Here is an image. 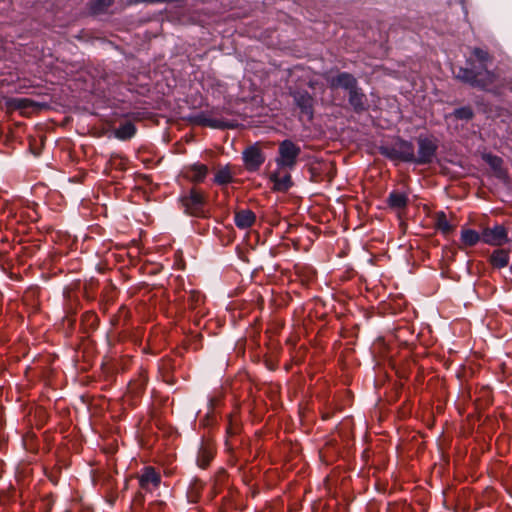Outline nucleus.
Here are the masks:
<instances>
[{"label": "nucleus", "mask_w": 512, "mask_h": 512, "mask_svg": "<svg viewBox=\"0 0 512 512\" xmlns=\"http://www.w3.org/2000/svg\"><path fill=\"white\" fill-rule=\"evenodd\" d=\"M330 85L332 88H343L350 92L357 87V80L352 74L342 72L330 80Z\"/></svg>", "instance_id": "nucleus-12"}, {"label": "nucleus", "mask_w": 512, "mask_h": 512, "mask_svg": "<svg viewBox=\"0 0 512 512\" xmlns=\"http://www.w3.org/2000/svg\"><path fill=\"white\" fill-rule=\"evenodd\" d=\"M233 180L232 173L228 167L219 169L214 177V182L218 185H226L231 183Z\"/></svg>", "instance_id": "nucleus-22"}, {"label": "nucleus", "mask_w": 512, "mask_h": 512, "mask_svg": "<svg viewBox=\"0 0 512 512\" xmlns=\"http://www.w3.org/2000/svg\"><path fill=\"white\" fill-rule=\"evenodd\" d=\"M198 123L204 125V126H208V127H211V128H217V129H223V128H234L235 125L230 122V121H226V120H222V119H217V118H212V117H208V116H205V115H200L198 116Z\"/></svg>", "instance_id": "nucleus-15"}, {"label": "nucleus", "mask_w": 512, "mask_h": 512, "mask_svg": "<svg viewBox=\"0 0 512 512\" xmlns=\"http://www.w3.org/2000/svg\"><path fill=\"white\" fill-rule=\"evenodd\" d=\"M245 168L249 172H256L265 162V155L258 143L252 144L242 152Z\"/></svg>", "instance_id": "nucleus-4"}, {"label": "nucleus", "mask_w": 512, "mask_h": 512, "mask_svg": "<svg viewBox=\"0 0 512 512\" xmlns=\"http://www.w3.org/2000/svg\"><path fill=\"white\" fill-rule=\"evenodd\" d=\"M294 102L301 113L311 120L313 117V97L307 91H296L293 94Z\"/></svg>", "instance_id": "nucleus-10"}, {"label": "nucleus", "mask_w": 512, "mask_h": 512, "mask_svg": "<svg viewBox=\"0 0 512 512\" xmlns=\"http://www.w3.org/2000/svg\"><path fill=\"white\" fill-rule=\"evenodd\" d=\"M407 194L399 191H392L388 196V204L395 209H403L407 206Z\"/></svg>", "instance_id": "nucleus-17"}, {"label": "nucleus", "mask_w": 512, "mask_h": 512, "mask_svg": "<svg viewBox=\"0 0 512 512\" xmlns=\"http://www.w3.org/2000/svg\"><path fill=\"white\" fill-rule=\"evenodd\" d=\"M379 150L383 156L391 160L413 163L414 146L409 141L396 139L391 143L381 145Z\"/></svg>", "instance_id": "nucleus-2"}, {"label": "nucleus", "mask_w": 512, "mask_h": 512, "mask_svg": "<svg viewBox=\"0 0 512 512\" xmlns=\"http://www.w3.org/2000/svg\"><path fill=\"white\" fill-rule=\"evenodd\" d=\"M437 150L436 143L427 137L418 138V153L414 154L413 163L415 164H428L431 163L435 157Z\"/></svg>", "instance_id": "nucleus-5"}, {"label": "nucleus", "mask_w": 512, "mask_h": 512, "mask_svg": "<svg viewBox=\"0 0 512 512\" xmlns=\"http://www.w3.org/2000/svg\"><path fill=\"white\" fill-rule=\"evenodd\" d=\"M435 224L438 230L444 234L452 232L454 226L447 219L446 214L443 211H439L435 214Z\"/></svg>", "instance_id": "nucleus-20"}, {"label": "nucleus", "mask_w": 512, "mask_h": 512, "mask_svg": "<svg viewBox=\"0 0 512 512\" xmlns=\"http://www.w3.org/2000/svg\"><path fill=\"white\" fill-rule=\"evenodd\" d=\"M483 159L488 163L495 171L501 169L502 160L498 156L492 154H485Z\"/></svg>", "instance_id": "nucleus-25"}, {"label": "nucleus", "mask_w": 512, "mask_h": 512, "mask_svg": "<svg viewBox=\"0 0 512 512\" xmlns=\"http://www.w3.org/2000/svg\"><path fill=\"white\" fill-rule=\"evenodd\" d=\"M290 171L287 168L277 167L275 171L271 172L269 179L273 183V190L286 192L292 187L293 182Z\"/></svg>", "instance_id": "nucleus-6"}, {"label": "nucleus", "mask_w": 512, "mask_h": 512, "mask_svg": "<svg viewBox=\"0 0 512 512\" xmlns=\"http://www.w3.org/2000/svg\"><path fill=\"white\" fill-rule=\"evenodd\" d=\"M459 1H460V3H463V0H459Z\"/></svg>", "instance_id": "nucleus-27"}, {"label": "nucleus", "mask_w": 512, "mask_h": 512, "mask_svg": "<svg viewBox=\"0 0 512 512\" xmlns=\"http://www.w3.org/2000/svg\"><path fill=\"white\" fill-rule=\"evenodd\" d=\"M256 220L254 212L249 209L239 210L235 213L234 221L238 228L247 229L250 228Z\"/></svg>", "instance_id": "nucleus-13"}, {"label": "nucleus", "mask_w": 512, "mask_h": 512, "mask_svg": "<svg viewBox=\"0 0 512 512\" xmlns=\"http://www.w3.org/2000/svg\"><path fill=\"white\" fill-rule=\"evenodd\" d=\"M161 483V476L153 467H145L139 476V485L146 492H153Z\"/></svg>", "instance_id": "nucleus-8"}, {"label": "nucleus", "mask_w": 512, "mask_h": 512, "mask_svg": "<svg viewBox=\"0 0 512 512\" xmlns=\"http://www.w3.org/2000/svg\"><path fill=\"white\" fill-rule=\"evenodd\" d=\"M509 252L504 249L495 250L490 256V263L494 268H504L509 264Z\"/></svg>", "instance_id": "nucleus-16"}, {"label": "nucleus", "mask_w": 512, "mask_h": 512, "mask_svg": "<svg viewBox=\"0 0 512 512\" xmlns=\"http://www.w3.org/2000/svg\"><path fill=\"white\" fill-rule=\"evenodd\" d=\"M135 132L136 128L134 124L131 122H125L116 129L115 135L118 139L127 140L133 137Z\"/></svg>", "instance_id": "nucleus-21"}, {"label": "nucleus", "mask_w": 512, "mask_h": 512, "mask_svg": "<svg viewBox=\"0 0 512 512\" xmlns=\"http://www.w3.org/2000/svg\"><path fill=\"white\" fill-rule=\"evenodd\" d=\"M301 148L291 140H283L278 146V155L275 162L278 168L293 170L296 167Z\"/></svg>", "instance_id": "nucleus-3"}, {"label": "nucleus", "mask_w": 512, "mask_h": 512, "mask_svg": "<svg viewBox=\"0 0 512 512\" xmlns=\"http://www.w3.org/2000/svg\"><path fill=\"white\" fill-rule=\"evenodd\" d=\"M349 103L356 111L365 109V95L358 89L354 88L349 92Z\"/></svg>", "instance_id": "nucleus-18"}, {"label": "nucleus", "mask_w": 512, "mask_h": 512, "mask_svg": "<svg viewBox=\"0 0 512 512\" xmlns=\"http://www.w3.org/2000/svg\"><path fill=\"white\" fill-rule=\"evenodd\" d=\"M507 239V231L502 225H495L482 231V241L488 245L501 246Z\"/></svg>", "instance_id": "nucleus-7"}, {"label": "nucleus", "mask_w": 512, "mask_h": 512, "mask_svg": "<svg viewBox=\"0 0 512 512\" xmlns=\"http://www.w3.org/2000/svg\"><path fill=\"white\" fill-rule=\"evenodd\" d=\"M186 210L193 216H202L204 213V196L197 190L193 189L189 195L183 198Z\"/></svg>", "instance_id": "nucleus-9"}, {"label": "nucleus", "mask_w": 512, "mask_h": 512, "mask_svg": "<svg viewBox=\"0 0 512 512\" xmlns=\"http://www.w3.org/2000/svg\"><path fill=\"white\" fill-rule=\"evenodd\" d=\"M198 123L204 125V126H208V127H211V128H217V129H223V128H234L235 125L230 122V121H226V120H222V119H217V118H212V117H208V116H205V115H200L198 116Z\"/></svg>", "instance_id": "nucleus-14"}, {"label": "nucleus", "mask_w": 512, "mask_h": 512, "mask_svg": "<svg viewBox=\"0 0 512 512\" xmlns=\"http://www.w3.org/2000/svg\"><path fill=\"white\" fill-rule=\"evenodd\" d=\"M473 55L480 64L479 68L457 67L453 69L454 76L460 81L473 87H478L487 91H494L496 76L486 69V63L489 60L488 52L480 48H475L473 50Z\"/></svg>", "instance_id": "nucleus-1"}, {"label": "nucleus", "mask_w": 512, "mask_h": 512, "mask_svg": "<svg viewBox=\"0 0 512 512\" xmlns=\"http://www.w3.org/2000/svg\"><path fill=\"white\" fill-rule=\"evenodd\" d=\"M213 457L212 450L207 447H201L197 457V463L201 468H205Z\"/></svg>", "instance_id": "nucleus-23"}, {"label": "nucleus", "mask_w": 512, "mask_h": 512, "mask_svg": "<svg viewBox=\"0 0 512 512\" xmlns=\"http://www.w3.org/2000/svg\"><path fill=\"white\" fill-rule=\"evenodd\" d=\"M453 115L460 120H470L473 117V111L470 107H461L456 109Z\"/></svg>", "instance_id": "nucleus-24"}, {"label": "nucleus", "mask_w": 512, "mask_h": 512, "mask_svg": "<svg viewBox=\"0 0 512 512\" xmlns=\"http://www.w3.org/2000/svg\"><path fill=\"white\" fill-rule=\"evenodd\" d=\"M480 240H482V233L479 234L477 231L472 229H464L461 231V242L465 246H474Z\"/></svg>", "instance_id": "nucleus-19"}, {"label": "nucleus", "mask_w": 512, "mask_h": 512, "mask_svg": "<svg viewBox=\"0 0 512 512\" xmlns=\"http://www.w3.org/2000/svg\"><path fill=\"white\" fill-rule=\"evenodd\" d=\"M208 173V168L204 164L194 163L184 168L183 175L192 182H202Z\"/></svg>", "instance_id": "nucleus-11"}, {"label": "nucleus", "mask_w": 512, "mask_h": 512, "mask_svg": "<svg viewBox=\"0 0 512 512\" xmlns=\"http://www.w3.org/2000/svg\"><path fill=\"white\" fill-rule=\"evenodd\" d=\"M113 0H95L92 4V11L94 13H100L110 7Z\"/></svg>", "instance_id": "nucleus-26"}]
</instances>
